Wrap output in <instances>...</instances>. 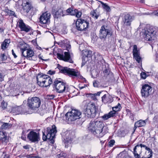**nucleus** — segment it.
Wrapping results in <instances>:
<instances>
[{
  "mask_svg": "<svg viewBox=\"0 0 158 158\" xmlns=\"http://www.w3.org/2000/svg\"><path fill=\"white\" fill-rule=\"evenodd\" d=\"M104 126L102 121L99 120L91 121L89 124V130L94 135L98 137L103 136L104 133L102 131Z\"/></svg>",
  "mask_w": 158,
  "mask_h": 158,
  "instance_id": "1",
  "label": "nucleus"
},
{
  "mask_svg": "<svg viewBox=\"0 0 158 158\" xmlns=\"http://www.w3.org/2000/svg\"><path fill=\"white\" fill-rule=\"evenodd\" d=\"M109 24V22L106 21L101 27L99 33V36L101 39L105 40L112 35L113 31Z\"/></svg>",
  "mask_w": 158,
  "mask_h": 158,
  "instance_id": "2",
  "label": "nucleus"
},
{
  "mask_svg": "<svg viewBox=\"0 0 158 158\" xmlns=\"http://www.w3.org/2000/svg\"><path fill=\"white\" fill-rule=\"evenodd\" d=\"M84 113L86 117L93 118L95 116L98 108L93 102L86 103L85 106Z\"/></svg>",
  "mask_w": 158,
  "mask_h": 158,
  "instance_id": "3",
  "label": "nucleus"
},
{
  "mask_svg": "<svg viewBox=\"0 0 158 158\" xmlns=\"http://www.w3.org/2000/svg\"><path fill=\"white\" fill-rule=\"evenodd\" d=\"M57 68L61 73L66 74L73 78H81V77L80 72L74 69L63 67L59 64H57Z\"/></svg>",
  "mask_w": 158,
  "mask_h": 158,
  "instance_id": "4",
  "label": "nucleus"
},
{
  "mask_svg": "<svg viewBox=\"0 0 158 158\" xmlns=\"http://www.w3.org/2000/svg\"><path fill=\"white\" fill-rule=\"evenodd\" d=\"M37 83L40 86L47 87L52 83V80L48 75L39 74L36 77Z\"/></svg>",
  "mask_w": 158,
  "mask_h": 158,
  "instance_id": "5",
  "label": "nucleus"
},
{
  "mask_svg": "<svg viewBox=\"0 0 158 158\" xmlns=\"http://www.w3.org/2000/svg\"><path fill=\"white\" fill-rule=\"evenodd\" d=\"M41 102L40 99L38 97H29L27 100V105L29 109L34 110L39 107Z\"/></svg>",
  "mask_w": 158,
  "mask_h": 158,
  "instance_id": "6",
  "label": "nucleus"
},
{
  "mask_svg": "<svg viewBox=\"0 0 158 158\" xmlns=\"http://www.w3.org/2000/svg\"><path fill=\"white\" fill-rule=\"evenodd\" d=\"M53 88H55L56 92L58 93L68 91V87L60 78L56 79L53 84Z\"/></svg>",
  "mask_w": 158,
  "mask_h": 158,
  "instance_id": "7",
  "label": "nucleus"
},
{
  "mask_svg": "<svg viewBox=\"0 0 158 158\" xmlns=\"http://www.w3.org/2000/svg\"><path fill=\"white\" fill-rule=\"evenodd\" d=\"M156 31L152 27H148L143 32V37L147 41H152L156 38Z\"/></svg>",
  "mask_w": 158,
  "mask_h": 158,
  "instance_id": "8",
  "label": "nucleus"
},
{
  "mask_svg": "<svg viewBox=\"0 0 158 158\" xmlns=\"http://www.w3.org/2000/svg\"><path fill=\"white\" fill-rule=\"evenodd\" d=\"M65 116L69 123H70L81 118V112L78 110L72 109L71 111L68 112Z\"/></svg>",
  "mask_w": 158,
  "mask_h": 158,
  "instance_id": "9",
  "label": "nucleus"
},
{
  "mask_svg": "<svg viewBox=\"0 0 158 158\" xmlns=\"http://www.w3.org/2000/svg\"><path fill=\"white\" fill-rule=\"evenodd\" d=\"M57 132L56 126L53 125L52 128L48 127L46 135L43 132V138L44 140H46L47 139L50 140H52L55 137L56 134Z\"/></svg>",
  "mask_w": 158,
  "mask_h": 158,
  "instance_id": "10",
  "label": "nucleus"
},
{
  "mask_svg": "<svg viewBox=\"0 0 158 158\" xmlns=\"http://www.w3.org/2000/svg\"><path fill=\"white\" fill-rule=\"evenodd\" d=\"M77 29L80 31H85L89 27V23L88 21L83 19H77L76 22Z\"/></svg>",
  "mask_w": 158,
  "mask_h": 158,
  "instance_id": "11",
  "label": "nucleus"
},
{
  "mask_svg": "<svg viewBox=\"0 0 158 158\" xmlns=\"http://www.w3.org/2000/svg\"><path fill=\"white\" fill-rule=\"evenodd\" d=\"M152 86L148 84L143 85L141 90L142 97L146 98L152 94Z\"/></svg>",
  "mask_w": 158,
  "mask_h": 158,
  "instance_id": "12",
  "label": "nucleus"
},
{
  "mask_svg": "<svg viewBox=\"0 0 158 158\" xmlns=\"http://www.w3.org/2000/svg\"><path fill=\"white\" fill-rule=\"evenodd\" d=\"M40 138L39 134L33 131H30L27 135V138L31 142L38 141L40 139Z\"/></svg>",
  "mask_w": 158,
  "mask_h": 158,
  "instance_id": "13",
  "label": "nucleus"
},
{
  "mask_svg": "<svg viewBox=\"0 0 158 158\" xmlns=\"http://www.w3.org/2000/svg\"><path fill=\"white\" fill-rule=\"evenodd\" d=\"M134 17L129 14L125 15L123 18L122 23L124 26H130L131 22L134 20Z\"/></svg>",
  "mask_w": 158,
  "mask_h": 158,
  "instance_id": "14",
  "label": "nucleus"
},
{
  "mask_svg": "<svg viewBox=\"0 0 158 158\" xmlns=\"http://www.w3.org/2000/svg\"><path fill=\"white\" fill-rule=\"evenodd\" d=\"M19 27L20 28L21 31H24L26 32L30 31L31 28L28 25H26L24 23L23 21L20 19L17 22Z\"/></svg>",
  "mask_w": 158,
  "mask_h": 158,
  "instance_id": "15",
  "label": "nucleus"
},
{
  "mask_svg": "<svg viewBox=\"0 0 158 158\" xmlns=\"http://www.w3.org/2000/svg\"><path fill=\"white\" fill-rule=\"evenodd\" d=\"M51 14L50 13L46 12L40 16V20L41 23L48 24L50 23Z\"/></svg>",
  "mask_w": 158,
  "mask_h": 158,
  "instance_id": "16",
  "label": "nucleus"
},
{
  "mask_svg": "<svg viewBox=\"0 0 158 158\" xmlns=\"http://www.w3.org/2000/svg\"><path fill=\"white\" fill-rule=\"evenodd\" d=\"M133 56L139 63L141 62V58L140 56L139 51L137 49L136 45H134L133 46Z\"/></svg>",
  "mask_w": 158,
  "mask_h": 158,
  "instance_id": "17",
  "label": "nucleus"
},
{
  "mask_svg": "<svg viewBox=\"0 0 158 158\" xmlns=\"http://www.w3.org/2000/svg\"><path fill=\"white\" fill-rule=\"evenodd\" d=\"M133 153L135 158H149V157H141V154L142 153L141 148L137 145L134 148Z\"/></svg>",
  "mask_w": 158,
  "mask_h": 158,
  "instance_id": "18",
  "label": "nucleus"
},
{
  "mask_svg": "<svg viewBox=\"0 0 158 158\" xmlns=\"http://www.w3.org/2000/svg\"><path fill=\"white\" fill-rule=\"evenodd\" d=\"M12 111L17 114H24L27 113L26 108L23 105L14 107Z\"/></svg>",
  "mask_w": 158,
  "mask_h": 158,
  "instance_id": "19",
  "label": "nucleus"
},
{
  "mask_svg": "<svg viewBox=\"0 0 158 158\" xmlns=\"http://www.w3.org/2000/svg\"><path fill=\"white\" fill-rule=\"evenodd\" d=\"M66 12L61 9H59L56 11L53 12L52 14L54 18H60L61 17L66 15Z\"/></svg>",
  "mask_w": 158,
  "mask_h": 158,
  "instance_id": "20",
  "label": "nucleus"
},
{
  "mask_svg": "<svg viewBox=\"0 0 158 158\" xmlns=\"http://www.w3.org/2000/svg\"><path fill=\"white\" fill-rule=\"evenodd\" d=\"M23 7L24 11L28 13L30 11H31L33 9H35L32 7L31 4L29 2H23L22 4Z\"/></svg>",
  "mask_w": 158,
  "mask_h": 158,
  "instance_id": "21",
  "label": "nucleus"
},
{
  "mask_svg": "<svg viewBox=\"0 0 158 158\" xmlns=\"http://www.w3.org/2000/svg\"><path fill=\"white\" fill-rule=\"evenodd\" d=\"M0 141L4 144H6L8 143L9 138L6 132L0 131Z\"/></svg>",
  "mask_w": 158,
  "mask_h": 158,
  "instance_id": "22",
  "label": "nucleus"
},
{
  "mask_svg": "<svg viewBox=\"0 0 158 158\" xmlns=\"http://www.w3.org/2000/svg\"><path fill=\"white\" fill-rule=\"evenodd\" d=\"M102 102L105 104L110 103L112 102L113 99L111 96L108 94H104L102 97Z\"/></svg>",
  "mask_w": 158,
  "mask_h": 158,
  "instance_id": "23",
  "label": "nucleus"
},
{
  "mask_svg": "<svg viewBox=\"0 0 158 158\" xmlns=\"http://www.w3.org/2000/svg\"><path fill=\"white\" fill-rule=\"evenodd\" d=\"M147 119L144 120H140L135 123L134 127V131L137 127H143L146 125V122L147 121Z\"/></svg>",
  "mask_w": 158,
  "mask_h": 158,
  "instance_id": "24",
  "label": "nucleus"
},
{
  "mask_svg": "<svg viewBox=\"0 0 158 158\" xmlns=\"http://www.w3.org/2000/svg\"><path fill=\"white\" fill-rule=\"evenodd\" d=\"M27 58L29 60H36V56L34 55V52L31 50L28 49Z\"/></svg>",
  "mask_w": 158,
  "mask_h": 158,
  "instance_id": "25",
  "label": "nucleus"
},
{
  "mask_svg": "<svg viewBox=\"0 0 158 158\" xmlns=\"http://www.w3.org/2000/svg\"><path fill=\"white\" fill-rule=\"evenodd\" d=\"M115 116V114L114 111H110L107 114H104L102 117V118L104 120H106L109 118Z\"/></svg>",
  "mask_w": 158,
  "mask_h": 158,
  "instance_id": "26",
  "label": "nucleus"
},
{
  "mask_svg": "<svg viewBox=\"0 0 158 158\" xmlns=\"http://www.w3.org/2000/svg\"><path fill=\"white\" fill-rule=\"evenodd\" d=\"M137 145H138V146L141 147V149H142V148L143 147L145 148V149L148 151V153L149 154L148 157H149V158H150L152 157V150L150 148H148L145 145L141 143L138 144Z\"/></svg>",
  "mask_w": 158,
  "mask_h": 158,
  "instance_id": "27",
  "label": "nucleus"
},
{
  "mask_svg": "<svg viewBox=\"0 0 158 158\" xmlns=\"http://www.w3.org/2000/svg\"><path fill=\"white\" fill-rule=\"evenodd\" d=\"M10 43V41L9 39L5 40L1 44L2 49L3 50H5L8 46Z\"/></svg>",
  "mask_w": 158,
  "mask_h": 158,
  "instance_id": "28",
  "label": "nucleus"
},
{
  "mask_svg": "<svg viewBox=\"0 0 158 158\" xmlns=\"http://www.w3.org/2000/svg\"><path fill=\"white\" fill-rule=\"evenodd\" d=\"M64 54V60L70 63H73V61L70 58L69 53L68 52H65Z\"/></svg>",
  "mask_w": 158,
  "mask_h": 158,
  "instance_id": "29",
  "label": "nucleus"
},
{
  "mask_svg": "<svg viewBox=\"0 0 158 158\" xmlns=\"http://www.w3.org/2000/svg\"><path fill=\"white\" fill-rule=\"evenodd\" d=\"M77 10L76 9L73 10L71 8H69L66 10H65V11L67 12L66 13V15H75L76 14Z\"/></svg>",
  "mask_w": 158,
  "mask_h": 158,
  "instance_id": "30",
  "label": "nucleus"
},
{
  "mask_svg": "<svg viewBox=\"0 0 158 158\" xmlns=\"http://www.w3.org/2000/svg\"><path fill=\"white\" fill-rule=\"evenodd\" d=\"M102 91H99L94 94H89V97L91 98L92 99L96 101L97 100L96 96H100V94L102 93Z\"/></svg>",
  "mask_w": 158,
  "mask_h": 158,
  "instance_id": "31",
  "label": "nucleus"
},
{
  "mask_svg": "<svg viewBox=\"0 0 158 158\" xmlns=\"http://www.w3.org/2000/svg\"><path fill=\"white\" fill-rule=\"evenodd\" d=\"M101 4L102 7L107 11H110V8L106 3H104L102 1H99Z\"/></svg>",
  "mask_w": 158,
  "mask_h": 158,
  "instance_id": "32",
  "label": "nucleus"
},
{
  "mask_svg": "<svg viewBox=\"0 0 158 158\" xmlns=\"http://www.w3.org/2000/svg\"><path fill=\"white\" fill-rule=\"evenodd\" d=\"M10 124L8 123H3L1 127L2 129H6L7 128H9L11 127Z\"/></svg>",
  "mask_w": 158,
  "mask_h": 158,
  "instance_id": "33",
  "label": "nucleus"
},
{
  "mask_svg": "<svg viewBox=\"0 0 158 158\" xmlns=\"http://www.w3.org/2000/svg\"><path fill=\"white\" fill-rule=\"evenodd\" d=\"M121 106L119 103H118V104L114 107L112 108L113 110L114 111L115 114V116L117 113V112L119 111L120 109Z\"/></svg>",
  "mask_w": 158,
  "mask_h": 158,
  "instance_id": "34",
  "label": "nucleus"
},
{
  "mask_svg": "<svg viewBox=\"0 0 158 158\" xmlns=\"http://www.w3.org/2000/svg\"><path fill=\"white\" fill-rule=\"evenodd\" d=\"M90 15L93 18L96 19H97L99 16L96 13V10L91 11L90 12Z\"/></svg>",
  "mask_w": 158,
  "mask_h": 158,
  "instance_id": "35",
  "label": "nucleus"
},
{
  "mask_svg": "<svg viewBox=\"0 0 158 158\" xmlns=\"http://www.w3.org/2000/svg\"><path fill=\"white\" fill-rule=\"evenodd\" d=\"M72 140V138L69 137H66L64 139V143L66 144H68L69 143H70Z\"/></svg>",
  "mask_w": 158,
  "mask_h": 158,
  "instance_id": "36",
  "label": "nucleus"
},
{
  "mask_svg": "<svg viewBox=\"0 0 158 158\" xmlns=\"http://www.w3.org/2000/svg\"><path fill=\"white\" fill-rule=\"evenodd\" d=\"M28 49L24 48L22 50V55L25 57L27 58Z\"/></svg>",
  "mask_w": 158,
  "mask_h": 158,
  "instance_id": "37",
  "label": "nucleus"
},
{
  "mask_svg": "<svg viewBox=\"0 0 158 158\" xmlns=\"http://www.w3.org/2000/svg\"><path fill=\"white\" fill-rule=\"evenodd\" d=\"M67 40H65L63 41H61L58 43V44L60 45L61 47H64L65 44L67 43Z\"/></svg>",
  "mask_w": 158,
  "mask_h": 158,
  "instance_id": "38",
  "label": "nucleus"
},
{
  "mask_svg": "<svg viewBox=\"0 0 158 158\" xmlns=\"http://www.w3.org/2000/svg\"><path fill=\"white\" fill-rule=\"evenodd\" d=\"M110 73V69H105L103 71V73L105 76H107V75H109Z\"/></svg>",
  "mask_w": 158,
  "mask_h": 158,
  "instance_id": "39",
  "label": "nucleus"
},
{
  "mask_svg": "<svg viewBox=\"0 0 158 158\" xmlns=\"http://www.w3.org/2000/svg\"><path fill=\"white\" fill-rule=\"evenodd\" d=\"M6 12L7 14L9 15H13L15 16V13L13 11L8 10H7Z\"/></svg>",
  "mask_w": 158,
  "mask_h": 158,
  "instance_id": "40",
  "label": "nucleus"
},
{
  "mask_svg": "<svg viewBox=\"0 0 158 158\" xmlns=\"http://www.w3.org/2000/svg\"><path fill=\"white\" fill-rule=\"evenodd\" d=\"M67 43L65 44V47H66V49L68 51H69V50L71 48V45L70 44L69 42L67 40Z\"/></svg>",
  "mask_w": 158,
  "mask_h": 158,
  "instance_id": "41",
  "label": "nucleus"
},
{
  "mask_svg": "<svg viewBox=\"0 0 158 158\" xmlns=\"http://www.w3.org/2000/svg\"><path fill=\"white\" fill-rule=\"evenodd\" d=\"M0 58L2 60H5L7 59V57L4 54H1Z\"/></svg>",
  "mask_w": 158,
  "mask_h": 158,
  "instance_id": "42",
  "label": "nucleus"
},
{
  "mask_svg": "<svg viewBox=\"0 0 158 158\" xmlns=\"http://www.w3.org/2000/svg\"><path fill=\"white\" fill-rule=\"evenodd\" d=\"M57 56L58 59L64 60V56L63 54L57 53Z\"/></svg>",
  "mask_w": 158,
  "mask_h": 158,
  "instance_id": "43",
  "label": "nucleus"
},
{
  "mask_svg": "<svg viewBox=\"0 0 158 158\" xmlns=\"http://www.w3.org/2000/svg\"><path fill=\"white\" fill-rule=\"evenodd\" d=\"M7 106V103L3 101L1 104V107L3 109H5L6 108Z\"/></svg>",
  "mask_w": 158,
  "mask_h": 158,
  "instance_id": "44",
  "label": "nucleus"
},
{
  "mask_svg": "<svg viewBox=\"0 0 158 158\" xmlns=\"http://www.w3.org/2000/svg\"><path fill=\"white\" fill-rule=\"evenodd\" d=\"M93 85L94 87H98L99 85L98 81H94L93 82Z\"/></svg>",
  "mask_w": 158,
  "mask_h": 158,
  "instance_id": "45",
  "label": "nucleus"
},
{
  "mask_svg": "<svg viewBox=\"0 0 158 158\" xmlns=\"http://www.w3.org/2000/svg\"><path fill=\"white\" fill-rule=\"evenodd\" d=\"M115 143V141L114 140H111L109 142V146L110 147L113 146Z\"/></svg>",
  "mask_w": 158,
  "mask_h": 158,
  "instance_id": "46",
  "label": "nucleus"
},
{
  "mask_svg": "<svg viewBox=\"0 0 158 158\" xmlns=\"http://www.w3.org/2000/svg\"><path fill=\"white\" fill-rule=\"evenodd\" d=\"M21 139L24 140H25L26 139V138L25 134V132L23 131L22 133V135L21 137Z\"/></svg>",
  "mask_w": 158,
  "mask_h": 158,
  "instance_id": "47",
  "label": "nucleus"
},
{
  "mask_svg": "<svg viewBox=\"0 0 158 158\" xmlns=\"http://www.w3.org/2000/svg\"><path fill=\"white\" fill-rule=\"evenodd\" d=\"M81 15V12L80 11H78L77 10V12L76 13V14L75 15L76 17L77 18H80Z\"/></svg>",
  "mask_w": 158,
  "mask_h": 158,
  "instance_id": "48",
  "label": "nucleus"
},
{
  "mask_svg": "<svg viewBox=\"0 0 158 158\" xmlns=\"http://www.w3.org/2000/svg\"><path fill=\"white\" fill-rule=\"evenodd\" d=\"M141 76L143 79H145L146 77V73L144 72H142L141 73Z\"/></svg>",
  "mask_w": 158,
  "mask_h": 158,
  "instance_id": "49",
  "label": "nucleus"
},
{
  "mask_svg": "<svg viewBox=\"0 0 158 158\" xmlns=\"http://www.w3.org/2000/svg\"><path fill=\"white\" fill-rule=\"evenodd\" d=\"M47 98L49 99H53L54 97V95H47Z\"/></svg>",
  "mask_w": 158,
  "mask_h": 158,
  "instance_id": "50",
  "label": "nucleus"
},
{
  "mask_svg": "<svg viewBox=\"0 0 158 158\" xmlns=\"http://www.w3.org/2000/svg\"><path fill=\"white\" fill-rule=\"evenodd\" d=\"M55 71H52L51 70H50L48 71V73L50 75H52L53 74H55Z\"/></svg>",
  "mask_w": 158,
  "mask_h": 158,
  "instance_id": "51",
  "label": "nucleus"
},
{
  "mask_svg": "<svg viewBox=\"0 0 158 158\" xmlns=\"http://www.w3.org/2000/svg\"><path fill=\"white\" fill-rule=\"evenodd\" d=\"M23 147L24 149H29V146L27 145L23 146Z\"/></svg>",
  "mask_w": 158,
  "mask_h": 158,
  "instance_id": "52",
  "label": "nucleus"
},
{
  "mask_svg": "<svg viewBox=\"0 0 158 158\" xmlns=\"http://www.w3.org/2000/svg\"><path fill=\"white\" fill-rule=\"evenodd\" d=\"M12 54L13 56H14L15 58H16L17 57V56L15 54V53L14 50L13 49L12 50Z\"/></svg>",
  "mask_w": 158,
  "mask_h": 158,
  "instance_id": "53",
  "label": "nucleus"
},
{
  "mask_svg": "<svg viewBox=\"0 0 158 158\" xmlns=\"http://www.w3.org/2000/svg\"><path fill=\"white\" fill-rule=\"evenodd\" d=\"M3 76L2 74L0 72V82L3 79Z\"/></svg>",
  "mask_w": 158,
  "mask_h": 158,
  "instance_id": "54",
  "label": "nucleus"
},
{
  "mask_svg": "<svg viewBox=\"0 0 158 158\" xmlns=\"http://www.w3.org/2000/svg\"><path fill=\"white\" fill-rule=\"evenodd\" d=\"M87 86V85H84L83 86H81L80 85L79 86V88L80 89H82L85 88V87Z\"/></svg>",
  "mask_w": 158,
  "mask_h": 158,
  "instance_id": "55",
  "label": "nucleus"
},
{
  "mask_svg": "<svg viewBox=\"0 0 158 158\" xmlns=\"http://www.w3.org/2000/svg\"><path fill=\"white\" fill-rule=\"evenodd\" d=\"M85 63H86V62L85 61H84L83 59V60H82V63L81 66H82L84 65H85Z\"/></svg>",
  "mask_w": 158,
  "mask_h": 158,
  "instance_id": "56",
  "label": "nucleus"
},
{
  "mask_svg": "<svg viewBox=\"0 0 158 158\" xmlns=\"http://www.w3.org/2000/svg\"><path fill=\"white\" fill-rule=\"evenodd\" d=\"M80 78H81L84 81H85V82L86 81V80L85 79V78L83 77L82 76H81V77Z\"/></svg>",
  "mask_w": 158,
  "mask_h": 158,
  "instance_id": "57",
  "label": "nucleus"
},
{
  "mask_svg": "<svg viewBox=\"0 0 158 158\" xmlns=\"http://www.w3.org/2000/svg\"><path fill=\"white\" fill-rule=\"evenodd\" d=\"M9 155H4V158H9Z\"/></svg>",
  "mask_w": 158,
  "mask_h": 158,
  "instance_id": "58",
  "label": "nucleus"
},
{
  "mask_svg": "<svg viewBox=\"0 0 158 158\" xmlns=\"http://www.w3.org/2000/svg\"><path fill=\"white\" fill-rule=\"evenodd\" d=\"M3 30L2 28H0V32L2 33L3 32Z\"/></svg>",
  "mask_w": 158,
  "mask_h": 158,
  "instance_id": "59",
  "label": "nucleus"
},
{
  "mask_svg": "<svg viewBox=\"0 0 158 158\" xmlns=\"http://www.w3.org/2000/svg\"><path fill=\"white\" fill-rule=\"evenodd\" d=\"M124 158H131L129 156H126Z\"/></svg>",
  "mask_w": 158,
  "mask_h": 158,
  "instance_id": "60",
  "label": "nucleus"
},
{
  "mask_svg": "<svg viewBox=\"0 0 158 158\" xmlns=\"http://www.w3.org/2000/svg\"><path fill=\"white\" fill-rule=\"evenodd\" d=\"M155 15H157L158 16V11H156V12L155 13Z\"/></svg>",
  "mask_w": 158,
  "mask_h": 158,
  "instance_id": "61",
  "label": "nucleus"
},
{
  "mask_svg": "<svg viewBox=\"0 0 158 158\" xmlns=\"http://www.w3.org/2000/svg\"><path fill=\"white\" fill-rule=\"evenodd\" d=\"M88 52L89 53V54H91V52H92L91 51H88Z\"/></svg>",
  "mask_w": 158,
  "mask_h": 158,
  "instance_id": "62",
  "label": "nucleus"
},
{
  "mask_svg": "<svg viewBox=\"0 0 158 158\" xmlns=\"http://www.w3.org/2000/svg\"><path fill=\"white\" fill-rule=\"evenodd\" d=\"M34 158H38V156H34L33 157Z\"/></svg>",
  "mask_w": 158,
  "mask_h": 158,
  "instance_id": "63",
  "label": "nucleus"
},
{
  "mask_svg": "<svg viewBox=\"0 0 158 158\" xmlns=\"http://www.w3.org/2000/svg\"><path fill=\"white\" fill-rule=\"evenodd\" d=\"M24 102H25V103L26 102V101L25 100L24 101H23V103H24Z\"/></svg>",
  "mask_w": 158,
  "mask_h": 158,
  "instance_id": "64",
  "label": "nucleus"
}]
</instances>
